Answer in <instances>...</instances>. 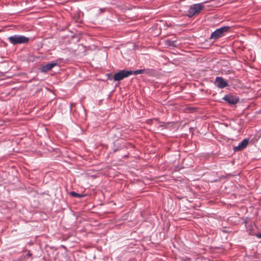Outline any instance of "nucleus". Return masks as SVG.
Returning <instances> with one entry per match:
<instances>
[{
    "label": "nucleus",
    "instance_id": "f257e3e1",
    "mask_svg": "<svg viewBox=\"0 0 261 261\" xmlns=\"http://www.w3.org/2000/svg\"><path fill=\"white\" fill-rule=\"evenodd\" d=\"M8 40L13 45L27 43L29 41V38L20 35H14L10 36Z\"/></svg>",
    "mask_w": 261,
    "mask_h": 261
},
{
    "label": "nucleus",
    "instance_id": "f03ea898",
    "mask_svg": "<svg viewBox=\"0 0 261 261\" xmlns=\"http://www.w3.org/2000/svg\"><path fill=\"white\" fill-rule=\"evenodd\" d=\"M203 6L202 3L195 4L191 5L187 14L189 17H192L195 15H197L203 9Z\"/></svg>",
    "mask_w": 261,
    "mask_h": 261
},
{
    "label": "nucleus",
    "instance_id": "7ed1b4c3",
    "mask_svg": "<svg viewBox=\"0 0 261 261\" xmlns=\"http://www.w3.org/2000/svg\"><path fill=\"white\" fill-rule=\"evenodd\" d=\"M229 28H230L229 27L225 26L217 29L212 33L210 38L217 39L219 38L222 37L224 35V33L227 32L229 30Z\"/></svg>",
    "mask_w": 261,
    "mask_h": 261
},
{
    "label": "nucleus",
    "instance_id": "20e7f679",
    "mask_svg": "<svg viewBox=\"0 0 261 261\" xmlns=\"http://www.w3.org/2000/svg\"><path fill=\"white\" fill-rule=\"evenodd\" d=\"M132 74L131 70H122L114 75L113 79L115 81H119Z\"/></svg>",
    "mask_w": 261,
    "mask_h": 261
},
{
    "label": "nucleus",
    "instance_id": "39448f33",
    "mask_svg": "<svg viewBox=\"0 0 261 261\" xmlns=\"http://www.w3.org/2000/svg\"><path fill=\"white\" fill-rule=\"evenodd\" d=\"M215 85L220 89H223L228 86V83L223 77L217 76L214 82Z\"/></svg>",
    "mask_w": 261,
    "mask_h": 261
},
{
    "label": "nucleus",
    "instance_id": "423d86ee",
    "mask_svg": "<svg viewBox=\"0 0 261 261\" xmlns=\"http://www.w3.org/2000/svg\"><path fill=\"white\" fill-rule=\"evenodd\" d=\"M223 99L225 100L230 105H235L239 101V98L238 96L231 94L225 95L223 98Z\"/></svg>",
    "mask_w": 261,
    "mask_h": 261
},
{
    "label": "nucleus",
    "instance_id": "0eeeda50",
    "mask_svg": "<svg viewBox=\"0 0 261 261\" xmlns=\"http://www.w3.org/2000/svg\"><path fill=\"white\" fill-rule=\"evenodd\" d=\"M57 65V62H51L48 63L42 66L41 68V71L42 72H46L50 70L54 67Z\"/></svg>",
    "mask_w": 261,
    "mask_h": 261
},
{
    "label": "nucleus",
    "instance_id": "6e6552de",
    "mask_svg": "<svg viewBox=\"0 0 261 261\" xmlns=\"http://www.w3.org/2000/svg\"><path fill=\"white\" fill-rule=\"evenodd\" d=\"M248 144V140L247 139H244L240 142L238 146L234 147L235 151H239L245 148Z\"/></svg>",
    "mask_w": 261,
    "mask_h": 261
},
{
    "label": "nucleus",
    "instance_id": "1a4fd4ad",
    "mask_svg": "<svg viewBox=\"0 0 261 261\" xmlns=\"http://www.w3.org/2000/svg\"><path fill=\"white\" fill-rule=\"evenodd\" d=\"M132 74L138 75L142 73H147L148 72L145 69H138L135 71H131Z\"/></svg>",
    "mask_w": 261,
    "mask_h": 261
},
{
    "label": "nucleus",
    "instance_id": "9d476101",
    "mask_svg": "<svg viewBox=\"0 0 261 261\" xmlns=\"http://www.w3.org/2000/svg\"><path fill=\"white\" fill-rule=\"evenodd\" d=\"M69 194L71 196H72L73 197H82L83 196V195H81L79 194V193H77L74 191L70 192L69 193Z\"/></svg>",
    "mask_w": 261,
    "mask_h": 261
},
{
    "label": "nucleus",
    "instance_id": "9b49d317",
    "mask_svg": "<svg viewBox=\"0 0 261 261\" xmlns=\"http://www.w3.org/2000/svg\"><path fill=\"white\" fill-rule=\"evenodd\" d=\"M256 236L258 238H260L261 239V233H258L256 235Z\"/></svg>",
    "mask_w": 261,
    "mask_h": 261
},
{
    "label": "nucleus",
    "instance_id": "f8f14e48",
    "mask_svg": "<svg viewBox=\"0 0 261 261\" xmlns=\"http://www.w3.org/2000/svg\"><path fill=\"white\" fill-rule=\"evenodd\" d=\"M168 42H169V43H168L169 45H171L173 43V42H171L170 41H168Z\"/></svg>",
    "mask_w": 261,
    "mask_h": 261
}]
</instances>
